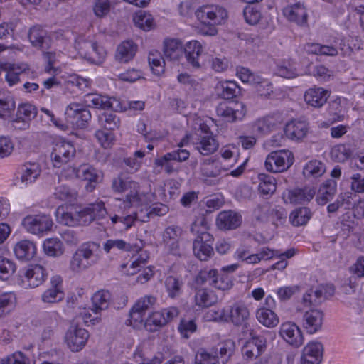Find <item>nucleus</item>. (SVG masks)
Segmentation results:
<instances>
[{"label": "nucleus", "mask_w": 364, "mask_h": 364, "mask_svg": "<svg viewBox=\"0 0 364 364\" xmlns=\"http://www.w3.org/2000/svg\"><path fill=\"white\" fill-rule=\"evenodd\" d=\"M218 356L217 353L215 354L208 353V352H201L199 353L196 356V364H218Z\"/></svg>", "instance_id": "64"}, {"label": "nucleus", "mask_w": 364, "mask_h": 364, "mask_svg": "<svg viewBox=\"0 0 364 364\" xmlns=\"http://www.w3.org/2000/svg\"><path fill=\"white\" fill-rule=\"evenodd\" d=\"M15 270L16 265L11 260L0 257V279H8Z\"/></svg>", "instance_id": "56"}, {"label": "nucleus", "mask_w": 364, "mask_h": 364, "mask_svg": "<svg viewBox=\"0 0 364 364\" xmlns=\"http://www.w3.org/2000/svg\"><path fill=\"white\" fill-rule=\"evenodd\" d=\"M111 3L109 0H95L93 11L98 18L106 16L110 11Z\"/></svg>", "instance_id": "58"}, {"label": "nucleus", "mask_w": 364, "mask_h": 364, "mask_svg": "<svg viewBox=\"0 0 364 364\" xmlns=\"http://www.w3.org/2000/svg\"><path fill=\"white\" fill-rule=\"evenodd\" d=\"M53 225L52 219L46 215H28L22 220L25 229L36 235L50 231Z\"/></svg>", "instance_id": "12"}, {"label": "nucleus", "mask_w": 364, "mask_h": 364, "mask_svg": "<svg viewBox=\"0 0 364 364\" xmlns=\"http://www.w3.org/2000/svg\"><path fill=\"white\" fill-rule=\"evenodd\" d=\"M334 287L331 284H320L312 287L303 296V302L305 306H318L329 296L333 295Z\"/></svg>", "instance_id": "11"}, {"label": "nucleus", "mask_w": 364, "mask_h": 364, "mask_svg": "<svg viewBox=\"0 0 364 364\" xmlns=\"http://www.w3.org/2000/svg\"><path fill=\"white\" fill-rule=\"evenodd\" d=\"M337 191V183L333 179L326 180L320 187L316 201L319 205H324L331 200Z\"/></svg>", "instance_id": "32"}, {"label": "nucleus", "mask_w": 364, "mask_h": 364, "mask_svg": "<svg viewBox=\"0 0 364 364\" xmlns=\"http://www.w3.org/2000/svg\"><path fill=\"white\" fill-rule=\"evenodd\" d=\"M217 88L218 90H220L219 95L226 100L236 97L240 91L238 85L233 81L223 82Z\"/></svg>", "instance_id": "46"}, {"label": "nucleus", "mask_w": 364, "mask_h": 364, "mask_svg": "<svg viewBox=\"0 0 364 364\" xmlns=\"http://www.w3.org/2000/svg\"><path fill=\"white\" fill-rule=\"evenodd\" d=\"M258 179L259 181L258 190L260 194L269 197L276 191L277 183L273 176L265 173H259Z\"/></svg>", "instance_id": "39"}, {"label": "nucleus", "mask_w": 364, "mask_h": 364, "mask_svg": "<svg viewBox=\"0 0 364 364\" xmlns=\"http://www.w3.org/2000/svg\"><path fill=\"white\" fill-rule=\"evenodd\" d=\"M211 296L207 289H198L195 295L196 304L202 307H208L214 303Z\"/></svg>", "instance_id": "60"}, {"label": "nucleus", "mask_w": 364, "mask_h": 364, "mask_svg": "<svg viewBox=\"0 0 364 364\" xmlns=\"http://www.w3.org/2000/svg\"><path fill=\"white\" fill-rule=\"evenodd\" d=\"M243 16L245 21L250 25L257 24L262 17L260 11L251 5L245 6Z\"/></svg>", "instance_id": "57"}, {"label": "nucleus", "mask_w": 364, "mask_h": 364, "mask_svg": "<svg viewBox=\"0 0 364 364\" xmlns=\"http://www.w3.org/2000/svg\"><path fill=\"white\" fill-rule=\"evenodd\" d=\"M77 178L87 181L85 188L92 192L102 181L103 174L101 171L89 164H82L75 170Z\"/></svg>", "instance_id": "14"}, {"label": "nucleus", "mask_w": 364, "mask_h": 364, "mask_svg": "<svg viewBox=\"0 0 364 364\" xmlns=\"http://www.w3.org/2000/svg\"><path fill=\"white\" fill-rule=\"evenodd\" d=\"M75 154V149L72 144L62 140L56 141L50 154L53 166L60 168L63 164L70 161Z\"/></svg>", "instance_id": "9"}, {"label": "nucleus", "mask_w": 364, "mask_h": 364, "mask_svg": "<svg viewBox=\"0 0 364 364\" xmlns=\"http://www.w3.org/2000/svg\"><path fill=\"white\" fill-rule=\"evenodd\" d=\"M237 75L243 82H247L251 85L258 82L260 77L252 73L250 69L245 67L237 68Z\"/></svg>", "instance_id": "59"}, {"label": "nucleus", "mask_w": 364, "mask_h": 364, "mask_svg": "<svg viewBox=\"0 0 364 364\" xmlns=\"http://www.w3.org/2000/svg\"><path fill=\"white\" fill-rule=\"evenodd\" d=\"M163 215L164 213L161 212L160 210H157L156 208H154L148 212L146 215L143 218L139 217V213H135L133 215H128L127 216H122L120 218V222L124 223L126 225V228L128 229L132 227L135 220H140L141 222H147L149 218L153 215Z\"/></svg>", "instance_id": "49"}, {"label": "nucleus", "mask_w": 364, "mask_h": 364, "mask_svg": "<svg viewBox=\"0 0 364 364\" xmlns=\"http://www.w3.org/2000/svg\"><path fill=\"white\" fill-rule=\"evenodd\" d=\"M309 129V122L301 118L287 122L284 127V133L287 138L299 141L306 136Z\"/></svg>", "instance_id": "21"}, {"label": "nucleus", "mask_w": 364, "mask_h": 364, "mask_svg": "<svg viewBox=\"0 0 364 364\" xmlns=\"http://www.w3.org/2000/svg\"><path fill=\"white\" fill-rule=\"evenodd\" d=\"M255 212L257 213V220L262 222H271L276 227L283 225L287 215L283 207H272L268 204L259 205Z\"/></svg>", "instance_id": "6"}, {"label": "nucleus", "mask_w": 364, "mask_h": 364, "mask_svg": "<svg viewBox=\"0 0 364 364\" xmlns=\"http://www.w3.org/2000/svg\"><path fill=\"white\" fill-rule=\"evenodd\" d=\"M329 97L327 90L322 87L310 88L304 94L305 102L316 108L322 107Z\"/></svg>", "instance_id": "31"}, {"label": "nucleus", "mask_w": 364, "mask_h": 364, "mask_svg": "<svg viewBox=\"0 0 364 364\" xmlns=\"http://www.w3.org/2000/svg\"><path fill=\"white\" fill-rule=\"evenodd\" d=\"M14 253L17 258L22 260H29L32 259L36 252L35 245L27 240L18 242L14 247Z\"/></svg>", "instance_id": "36"}, {"label": "nucleus", "mask_w": 364, "mask_h": 364, "mask_svg": "<svg viewBox=\"0 0 364 364\" xmlns=\"http://www.w3.org/2000/svg\"><path fill=\"white\" fill-rule=\"evenodd\" d=\"M50 287L42 295V300L45 303H55L62 301L64 293L62 290V278L55 275L50 279Z\"/></svg>", "instance_id": "27"}, {"label": "nucleus", "mask_w": 364, "mask_h": 364, "mask_svg": "<svg viewBox=\"0 0 364 364\" xmlns=\"http://www.w3.org/2000/svg\"><path fill=\"white\" fill-rule=\"evenodd\" d=\"M178 313V309L174 306L152 312L145 320L144 327L149 332H156L177 317Z\"/></svg>", "instance_id": "4"}, {"label": "nucleus", "mask_w": 364, "mask_h": 364, "mask_svg": "<svg viewBox=\"0 0 364 364\" xmlns=\"http://www.w3.org/2000/svg\"><path fill=\"white\" fill-rule=\"evenodd\" d=\"M200 133L194 142L196 149L203 156L210 155L218 149L219 144L213 136L209 127L202 124L200 127Z\"/></svg>", "instance_id": "8"}, {"label": "nucleus", "mask_w": 364, "mask_h": 364, "mask_svg": "<svg viewBox=\"0 0 364 364\" xmlns=\"http://www.w3.org/2000/svg\"><path fill=\"white\" fill-rule=\"evenodd\" d=\"M316 194L313 188L304 187V188H295L289 191L288 198L291 203L304 204L311 201Z\"/></svg>", "instance_id": "34"}, {"label": "nucleus", "mask_w": 364, "mask_h": 364, "mask_svg": "<svg viewBox=\"0 0 364 364\" xmlns=\"http://www.w3.org/2000/svg\"><path fill=\"white\" fill-rule=\"evenodd\" d=\"M252 85L255 87L257 93L262 97H268L273 92L272 83L262 77H259L258 82Z\"/></svg>", "instance_id": "62"}, {"label": "nucleus", "mask_w": 364, "mask_h": 364, "mask_svg": "<svg viewBox=\"0 0 364 364\" xmlns=\"http://www.w3.org/2000/svg\"><path fill=\"white\" fill-rule=\"evenodd\" d=\"M41 173L38 164L32 163L25 166L21 177V181L26 183L33 182Z\"/></svg>", "instance_id": "51"}, {"label": "nucleus", "mask_w": 364, "mask_h": 364, "mask_svg": "<svg viewBox=\"0 0 364 364\" xmlns=\"http://www.w3.org/2000/svg\"><path fill=\"white\" fill-rule=\"evenodd\" d=\"M242 222L240 213L232 210H223L216 218V225L220 230H232L238 228Z\"/></svg>", "instance_id": "19"}, {"label": "nucleus", "mask_w": 364, "mask_h": 364, "mask_svg": "<svg viewBox=\"0 0 364 364\" xmlns=\"http://www.w3.org/2000/svg\"><path fill=\"white\" fill-rule=\"evenodd\" d=\"M111 300V294L108 291L100 290L94 294L92 297V311L98 314L101 311L108 309Z\"/></svg>", "instance_id": "38"}, {"label": "nucleus", "mask_w": 364, "mask_h": 364, "mask_svg": "<svg viewBox=\"0 0 364 364\" xmlns=\"http://www.w3.org/2000/svg\"><path fill=\"white\" fill-rule=\"evenodd\" d=\"M311 215L309 208L301 207L296 208L290 214L289 220L294 226L304 225L310 220Z\"/></svg>", "instance_id": "43"}, {"label": "nucleus", "mask_w": 364, "mask_h": 364, "mask_svg": "<svg viewBox=\"0 0 364 364\" xmlns=\"http://www.w3.org/2000/svg\"><path fill=\"white\" fill-rule=\"evenodd\" d=\"M43 250L47 255L50 257H59L64 252L63 243L57 238L46 240L43 243Z\"/></svg>", "instance_id": "45"}, {"label": "nucleus", "mask_w": 364, "mask_h": 364, "mask_svg": "<svg viewBox=\"0 0 364 364\" xmlns=\"http://www.w3.org/2000/svg\"><path fill=\"white\" fill-rule=\"evenodd\" d=\"M218 278V272L216 269L201 270L196 278L198 284H205L208 283L210 286L215 287L216 279Z\"/></svg>", "instance_id": "50"}, {"label": "nucleus", "mask_w": 364, "mask_h": 364, "mask_svg": "<svg viewBox=\"0 0 364 364\" xmlns=\"http://www.w3.org/2000/svg\"><path fill=\"white\" fill-rule=\"evenodd\" d=\"M1 364H29V360L21 352H16L1 361Z\"/></svg>", "instance_id": "63"}, {"label": "nucleus", "mask_w": 364, "mask_h": 364, "mask_svg": "<svg viewBox=\"0 0 364 364\" xmlns=\"http://www.w3.org/2000/svg\"><path fill=\"white\" fill-rule=\"evenodd\" d=\"M75 48L81 57L94 64H100L105 60L107 53L96 42L79 37L75 43Z\"/></svg>", "instance_id": "3"}, {"label": "nucleus", "mask_w": 364, "mask_h": 364, "mask_svg": "<svg viewBox=\"0 0 364 364\" xmlns=\"http://www.w3.org/2000/svg\"><path fill=\"white\" fill-rule=\"evenodd\" d=\"M28 38L31 44L42 50H48L50 47L51 40L47 36L46 31L38 26L32 27L28 33Z\"/></svg>", "instance_id": "29"}, {"label": "nucleus", "mask_w": 364, "mask_h": 364, "mask_svg": "<svg viewBox=\"0 0 364 364\" xmlns=\"http://www.w3.org/2000/svg\"><path fill=\"white\" fill-rule=\"evenodd\" d=\"M255 316L259 323L267 328H274L279 322L278 316L269 308L262 307L258 309L256 311Z\"/></svg>", "instance_id": "37"}, {"label": "nucleus", "mask_w": 364, "mask_h": 364, "mask_svg": "<svg viewBox=\"0 0 364 364\" xmlns=\"http://www.w3.org/2000/svg\"><path fill=\"white\" fill-rule=\"evenodd\" d=\"M323 316V313L317 309L305 312L303 316V327L307 333L313 334L321 329Z\"/></svg>", "instance_id": "26"}, {"label": "nucleus", "mask_w": 364, "mask_h": 364, "mask_svg": "<svg viewBox=\"0 0 364 364\" xmlns=\"http://www.w3.org/2000/svg\"><path fill=\"white\" fill-rule=\"evenodd\" d=\"M279 334L287 343L296 348L302 346L304 341L301 330L293 322L282 323Z\"/></svg>", "instance_id": "16"}, {"label": "nucleus", "mask_w": 364, "mask_h": 364, "mask_svg": "<svg viewBox=\"0 0 364 364\" xmlns=\"http://www.w3.org/2000/svg\"><path fill=\"white\" fill-rule=\"evenodd\" d=\"M23 276L28 285L35 288L42 284L48 277L46 269L38 264H31L23 271Z\"/></svg>", "instance_id": "24"}, {"label": "nucleus", "mask_w": 364, "mask_h": 364, "mask_svg": "<svg viewBox=\"0 0 364 364\" xmlns=\"http://www.w3.org/2000/svg\"><path fill=\"white\" fill-rule=\"evenodd\" d=\"M89 336L90 334L87 330L77 325H72L65 333V340L73 352H78L85 347Z\"/></svg>", "instance_id": "13"}, {"label": "nucleus", "mask_w": 364, "mask_h": 364, "mask_svg": "<svg viewBox=\"0 0 364 364\" xmlns=\"http://www.w3.org/2000/svg\"><path fill=\"white\" fill-rule=\"evenodd\" d=\"M196 16L203 24L200 33L204 36H215L218 33L215 25L227 18L228 13L222 8L205 6L197 11Z\"/></svg>", "instance_id": "2"}, {"label": "nucleus", "mask_w": 364, "mask_h": 364, "mask_svg": "<svg viewBox=\"0 0 364 364\" xmlns=\"http://www.w3.org/2000/svg\"><path fill=\"white\" fill-rule=\"evenodd\" d=\"M117 249L121 251H130L132 250V245L129 243H127L123 240L117 239L107 240L105 244L103 245V249L107 252H110L112 249Z\"/></svg>", "instance_id": "55"}, {"label": "nucleus", "mask_w": 364, "mask_h": 364, "mask_svg": "<svg viewBox=\"0 0 364 364\" xmlns=\"http://www.w3.org/2000/svg\"><path fill=\"white\" fill-rule=\"evenodd\" d=\"M202 53L203 47L198 41L188 42L183 48L187 63L195 69H199L205 65V62L202 60Z\"/></svg>", "instance_id": "20"}, {"label": "nucleus", "mask_w": 364, "mask_h": 364, "mask_svg": "<svg viewBox=\"0 0 364 364\" xmlns=\"http://www.w3.org/2000/svg\"><path fill=\"white\" fill-rule=\"evenodd\" d=\"M331 156L338 162H344L351 156V151L343 144L335 146L331 150Z\"/></svg>", "instance_id": "61"}, {"label": "nucleus", "mask_w": 364, "mask_h": 364, "mask_svg": "<svg viewBox=\"0 0 364 364\" xmlns=\"http://www.w3.org/2000/svg\"><path fill=\"white\" fill-rule=\"evenodd\" d=\"M325 172V164L318 160L309 161L303 168V175L306 178L321 177Z\"/></svg>", "instance_id": "41"}, {"label": "nucleus", "mask_w": 364, "mask_h": 364, "mask_svg": "<svg viewBox=\"0 0 364 364\" xmlns=\"http://www.w3.org/2000/svg\"><path fill=\"white\" fill-rule=\"evenodd\" d=\"M134 21L136 26L144 31L150 30L154 25V20L151 14L144 11L136 14L134 17Z\"/></svg>", "instance_id": "52"}, {"label": "nucleus", "mask_w": 364, "mask_h": 364, "mask_svg": "<svg viewBox=\"0 0 364 364\" xmlns=\"http://www.w3.org/2000/svg\"><path fill=\"white\" fill-rule=\"evenodd\" d=\"M129 191L125 198L119 199L122 201L124 209H129L131 207L139 205L141 203L142 196L140 194V186L138 182L133 181L129 187Z\"/></svg>", "instance_id": "33"}, {"label": "nucleus", "mask_w": 364, "mask_h": 364, "mask_svg": "<svg viewBox=\"0 0 364 364\" xmlns=\"http://www.w3.org/2000/svg\"><path fill=\"white\" fill-rule=\"evenodd\" d=\"M100 245L95 242L82 243L73 253L70 261V269L79 273L97 264L101 258Z\"/></svg>", "instance_id": "1"}, {"label": "nucleus", "mask_w": 364, "mask_h": 364, "mask_svg": "<svg viewBox=\"0 0 364 364\" xmlns=\"http://www.w3.org/2000/svg\"><path fill=\"white\" fill-rule=\"evenodd\" d=\"M36 116V110L34 106L31 104H22L18 107L16 119L14 122H22L25 125H28V122Z\"/></svg>", "instance_id": "44"}, {"label": "nucleus", "mask_w": 364, "mask_h": 364, "mask_svg": "<svg viewBox=\"0 0 364 364\" xmlns=\"http://www.w3.org/2000/svg\"><path fill=\"white\" fill-rule=\"evenodd\" d=\"M137 50V46L132 41H125L117 48L115 58L120 63H127L132 60Z\"/></svg>", "instance_id": "35"}, {"label": "nucleus", "mask_w": 364, "mask_h": 364, "mask_svg": "<svg viewBox=\"0 0 364 364\" xmlns=\"http://www.w3.org/2000/svg\"><path fill=\"white\" fill-rule=\"evenodd\" d=\"M78 225H87L97 219L104 218L107 210L103 202L91 203L80 211H77Z\"/></svg>", "instance_id": "15"}, {"label": "nucleus", "mask_w": 364, "mask_h": 364, "mask_svg": "<svg viewBox=\"0 0 364 364\" xmlns=\"http://www.w3.org/2000/svg\"><path fill=\"white\" fill-rule=\"evenodd\" d=\"M28 70V66L26 64L10 65L5 75V79L8 84L12 86L20 81V75L25 73Z\"/></svg>", "instance_id": "42"}, {"label": "nucleus", "mask_w": 364, "mask_h": 364, "mask_svg": "<svg viewBox=\"0 0 364 364\" xmlns=\"http://www.w3.org/2000/svg\"><path fill=\"white\" fill-rule=\"evenodd\" d=\"M134 181L127 177L124 174L120 173L112 180L111 188L116 193H122L129 190V187Z\"/></svg>", "instance_id": "48"}, {"label": "nucleus", "mask_w": 364, "mask_h": 364, "mask_svg": "<svg viewBox=\"0 0 364 364\" xmlns=\"http://www.w3.org/2000/svg\"><path fill=\"white\" fill-rule=\"evenodd\" d=\"M65 114L68 117H73L75 120L76 124L80 128L86 127L88 121L91 119L90 110L77 103H71L67 107Z\"/></svg>", "instance_id": "28"}, {"label": "nucleus", "mask_w": 364, "mask_h": 364, "mask_svg": "<svg viewBox=\"0 0 364 364\" xmlns=\"http://www.w3.org/2000/svg\"><path fill=\"white\" fill-rule=\"evenodd\" d=\"M283 14L288 21L294 22L299 26H304L307 23L308 14L303 3L297 2L284 7Z\"/></svg>", "instance_id": "25"}, {"label": "nucleus", "mask_w": 364, "mask_h": 364, "mask_svg": "<svg viewBox=\"0 0 364 364\" xmlns=\"http://www.w3.org/2000/svg\"><path fill=\"white\" fill-rule=\"evenodd\" d=\"M156 302V298L151 295H146L140 298L132 308L129 316L130 322H144V316L147 310L152 308Z\"/></svg>", "instance_id": "22"}, {"label": "nucleus", "mask_w": 364, "mask_h": 364, "mask_svg": "<svg viewBox=\"0 0 364 364\" xmlns=\"http://www.w3.org/2000/svg\"><path fill=\"white\" fill-rule=\"evenodd\" d=\"M183 47L177 39H166L164 42L163 53L166 60L178 61L183 55Z\"/></svg>", "instance_id": "30"}, {"label": "nucleus", "mask_w": 364, "mask_h": 364, "mask_svg": "<svg viewBox=\"0 0 364 364\" xmlns=\"http://www.w3.org/2000/svg\"><path fill=\"white\" fill-rule=\"evenodd\" d=\"M84 102L89 107L98 109H110L117 111L120 108V102L115 97H108L97 93H89L84 96Z\"/></svg>", "instance_id": "18"}, {"label": "nucleus", "mask_w": 364, "mask_h": 364, "mask_svg": "<svg viewBox=\"0 0 364 364\" xmlns=\"http://www.w3.org/2000/svg\"><path fill=\"white\" fill-rule=\"evenodd\" d=\"M196 234L193 243V254L200 261H208L214 255L212 247L213 237L206 231L197 230Z\"/></svg>", "instance_id": "7"}, {"label": "nucleus", "mask_w": 364, "mask_h": 364, "mask_svg": "<svg viewBox=\"0 0 364 364\" xmlns=\"http://www.w3.org/2000/svg\"><path fill=\"white\" fill-rule=\"evenodd\" d=\"M77 211L75 213L65 212L58 208L56 212L57 218L59 223L68 226L78 225Z\"/></svg>", "instance_id": "54"}, {"label": "nucleus", "mask_w": 364, "mask_h": 364, "mask_svg": "<svg viewBox=\"0 0 364 364\" xmlns=\"http://www.w3.org/2000/svg\"><path fill=\"white\" fill-rule=\"evenodd\" d=\"M99 122L107 130H114L119 125V119L115 114L103 113L99 116Z\"/></svg>", "instance_id": "53"}, {"label": "nucleus", "mask_w": 364, "mask_h": 364, "mask_svg": "<svg viewBox=\"0 0 364 364\" xmlns=\"http://www.w3.org/2000/svg\"><path fill=\"white\" fill-rule=\"evenodd\" d=\"M246 112L245 105L240 102L220 103L216 108L217 114L228 122L242 119Z\"/></svg>", "instance_id": "10"}, {"label": "nucleus", "mask_w": 364, "mask_h": 364, "mask_svg": "<svg viewBox=\"0 0 364 364\" xmlns=\"http://www.w3.org/2000/svg\"><path fill=\"white\" fill-rule=\"evenodd\" d=\"M183 281L174 276H168L165 280L166 289L171 298H175L181 294Z\"/></svg>", "instance_id": "47"}, {"label": "nucleus", "mask_w": 364, "mask_h": 364, "mask_svg": "<svg viewBox=\"0 0 364 364\" xmlns=\"http://www.w3.org/2000/svg\"><path fill=\"white\" fill-rule=\"evenodd\" d=\"M294 161V155L290 151L279 150L272 151L267 156L264 166L267 171L279 173L288 169Z\"/></svg>", "instance_id": "5"}, {"label": "nucleus", "mask_w": 364, "mask_h": 364, "mask_svg": "<svg viewBox=\"0 0 364 364\" xmlns=\"http://www.w3.org/2000/svg\"><path fill=\"white\" fill-rule=\"evenodd\" d=\"M323 353V346L321 342H309L302 350L301 364H321Z\"/></svg>", "instance_id": "23"}, {"label": "nucleus", "mask_w": 364, "mask_h": 364, "mask_svg": "<svg viewBox=\"0 0 364 364\" xmlns=\"http://www.w3.org/2000/svg\"><path fill=\"white\" fill-rule=\"evenodd\" d=\"M16 296L14 292L0 294V319L9 314L16 307Z\"/></svg>", "instance_id": "40"}, {"label": "nucleus", "mask_w": 364, "mask_h": 364, "mask_svg": "<svg viewBox=\"0 0 364 364\" xmlns=\"http://www.w3.org/2000/svg\"><path fill=\"white\" fill-rule=\"evenodd\" d=\"M226 308V323H231L235 326L244 325L250 317L247 306L242 302L234 303Z\"/></svg>", "instance_id": "17"}]
</instances>
